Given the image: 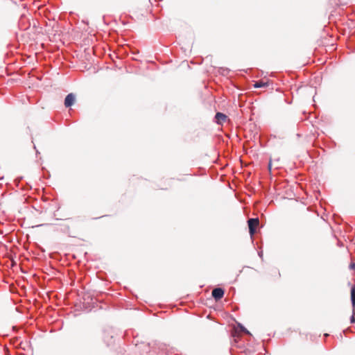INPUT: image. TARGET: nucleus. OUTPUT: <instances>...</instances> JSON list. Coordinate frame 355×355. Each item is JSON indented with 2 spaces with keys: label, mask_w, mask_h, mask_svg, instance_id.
I'll list each match as a JSON object with an SVG mask.
<instances>
[{
  "label": "nucleus",
  "mask_w": 355,
  "mask_h": 355,
  "mask_svg": "<svg viewBox=\"0 0 355 355\" xmlns=\"http://www.w3.org/2000/svg\"><path fill=\"white\" fill-rule=\"evenodd\" d=\"M248 227H249V233L251 236H252L256 230V227L259 225V221L258 218H250L248 220Z\"/></svg>",
  "instance_id": "obj_1"
},
{
  "label": "nucleus",
  "mask_w": 355,
  "mask_h": 355,
  "mask_svg": "<svg viewBox=\"0 0 355 355\" xmlns=\"http://www.w3.org/2000/svg\"><path fill=\"white\" fill-rule=\"evenodd\" d=\"M76 96L73 93L69 94L64 99V105L67 107H71L75 103Z\"/></svg>",
  "instance_id": "obj_2"
},
{
  "label": "nucleus",
  "mask_w": 355,
  "mask_h": 355,
  "mask_svg": "<svg viewBox=\"0 0 355 355\" xmlns=\"http://www.w3.org/2000/svg\"><path fill=\"white\" fill-rule=\"evenodd\" d=\"M212 296L216 300H220L224 295V291L220 288H216L212 291Z\"/></svg>",
  "instance_id": "obj_3"
},
{
  "label": "nucleus",
  "mask_w": 355,
  "mask_h": 355,
  "mask_svg": "<svg viewBox=\"0 0 355 355\" xmlns=\"http://www.w3.org/2000/svg\"><path fill=\"white\" fill-rule=\"evenodd\" d=\"M227 116L221 112H217L215 116V121L219 125H223L227 120Z\"/></svg>",
  "instance_id": "obj_4"
},
{
  "label": "nucleus",
  "mask_w": 355,
  "mask_h": 355,
  "mask_svg": "<svg viewBox=\"0 0 355 355\" xmlns=\"http://www.w3.org/2000/svg\"><path fill=\"white\" fill-rule=\"evenodd\" d=\"M351 300L353 307H355V286L352 288L351 290Z\"/></svg>",
  "instance_id": "obj_5"
},
{
  "label": "nucleus",
  "mask_w": 355,
  "mask_h": 355,
  "mask_svg": "<svg viewBox=\"0 0 355 355\" xmlns=\"http://www.w3.org/2000/svg\"><path fill=\"white\" fill-rule=\"evenodd\" d=\"M268 85L266 83H263V81H257L254 83V87L256 88L265 87Z\"/></svg>",
  "instance_id": "obj_6"
},
{
  "label": "nucleus",
  "mask_w": 355,
  "mask_h": 355,
  "mask_svg": "<svg viewBox=\"0 0 355 355\" xmlns=\"http://www.w3.org/2000/svg\"><path fill=\"white\" fill-rule=\"evenodd\" d=\"M240 327H241V330L244 332L245 334H250V332L248 331V329H246L243 326L239 324Z\"/></svg>",
  "instance_id": "obj_7"
},
{
  "label": "nucleus",
  "mask_w": 355,
  "mask_h": 355,
  "mask_svg": "<svg viewBox=\"0 0 355 355\" xmlns=\"http://www.w3.org/2000/svg\"><path fill=\"white\" fill-rule=\"evenodd\" d=\"M350 322H351V323H354L355 322V316L354 315L351 316Z\"/></svg>",
  "instance_id": "obj_8"
},
{
  "label": "nucleus",
  "mask_w": 355,
  "mask_h": 355,
  "mask_svg": "<svg viewBox=\"0 0 355 355\" xmlns=\"http://www.w3.org/2000/svg\"><path fill=\"white\" fill-rule=\"evenodd\" d=\"M351 267H352V268H353V269H354V270H355V263H352V264L351 265Z\"/></svg>",
  "instance_id": "obj_9"
}]
</instances>
